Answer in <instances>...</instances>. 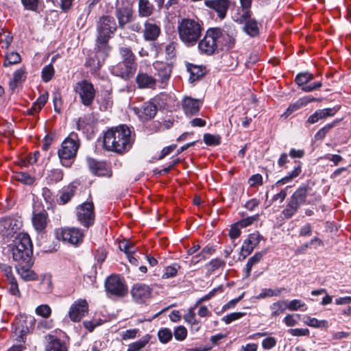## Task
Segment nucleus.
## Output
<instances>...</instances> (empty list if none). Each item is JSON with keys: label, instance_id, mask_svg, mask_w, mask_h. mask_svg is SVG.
I'll use <instances>...</instances> for the list:
<instances>
[{"label": "nucleus", "instance_id": "nucleus-1", "mask_svg": "<svg viewBox=\"0 0 351 351\" xmlns=\"http://www.w3.org/2000/svg\"><path fill=\"white\" fill-rule=\"evenodd\" d=\"M104 147L108 151L123 153L132 147L131 132L128 127L120 125L108 130L104 136Z\"/></svg>", "mask_w": 351, "mask_h": 351}, {"label": "nucleus", "instance_id": "nucleus-2", "mask_svg": "<svg viewBox=\"0 0 351 351\" xmlns=\"http://www.w3.org/2000/svg\"><path fill=\"white\" fill-rule=\"evenodd\" d=\"M320 199L308 185L298 187L289 197L282 214L286 219L291 218L304 204H313Z\"/></svg>", "mask_w": 351, "mask_h": 351}, {"label": "nucleus", "instance_id": "nucleus-3", "mask_svg": "<svg viewBox=\"0 0 351 351\" xmlns=\"http://www.w3.org/2000/svg\"><path fill=\"white\" fill-rule=\"evenodd\" d=\"M204 31V23L199 18L182 19L178 25V32L180 40L187 47L195 46Z\"/></svg>", "mask_w": 351, "mask_h": 351}, {"label": "nucleus", "instance_id": "nucleus-4", "mask_svg": "<svg viewBox=\"0 0 351 351\" xmlns=\"http://www.w3.org/2000/svg\"><path fill=\"white\" fill-rule=\"evenodd\" d=\"M12 258L18 265L33 264V246L31 239L27 233H19L10 245Z\"/></svg>", "mask_w": 351, "mask_h": 351}, {"label": "nucleus", "instance_id": "nucleus-5", "mask_svg": "<svg viewBox=\"0 0 351 351\" xmlns=\"http://www.w3.org/2000/svg\"><path fill=\"white\" fill-rule=\"evenodd\" d=\"M80 145L77 134L74 132L71 133L62 143L61 147L58 149V154L63 166L66 167L71 166L76 156Z\"/></svg>", "mask_w": 351, "mask_h": 351}, {"label": "nucleus", "instance_id": "nucleus-6", "mask_svg": "<svg viewBox=\"0 0 351 351\" xmlns=\"http://www.w3.org/2000/svg\"><path fill=\"white\" fill-rule=\"evenodd\" d=\"M117 23L111 16H102L99 18L97 24V37L96 43L103 49L109 47L108 40L117 30Z\"/></svg>", "mask_w": 351, "mask_h": 351}, {"label": "nucleus", "instance_id": "nucleus-7", "mask_svg": "<svg viewBox=\"0 0 351 351\" xmlns=\"http://www.w3.org/2000/svg\"><path fill=\"white\" fill-rule=\"evenodd\" d=\"M221 36V29L211 27L206 30L202 39L198 40V49L201 53L211 56L220 50L219 38Z\"/></svg>", "mask_w": 351, "mask_h": 351}, {"label": "nucleus", "instance_id": "nucleus-8", "mask_svg": "<svg viewBox=\"0 0 351 351\" xmlns=\"http://www.w3.org/2000/svg\"><path fill=\"white\" fill-rule=\"evenodd\" d=\"M74 90L84 106L88 107L92 105L95 97V89L91 82L86 80L80 81L75 84Z\"/></svg>", "mask_w": 351, "mask_h": 351}, {"label": "nucleus", "instance_id": "nucleus-9", "mask_svg": "<svg viewBox=\"0 0 351 351\" xmlns=\"http://www.w3.org/2000/svg\"><path fill=\"white\" fill-rule=\"evenodd\" d=\"M84 237L83 232L77 228H65L56 230V237L58 240L74 246L81 244Z\"/></svg>", "mask_w": 351, "mask_h": 351}, {"label": "nucleus", "instance_id": "nucleus-10", "mask_svg": "<svg viewBox=\"0 0 351 351\" xmlns=\"http://www.w3.org/2000/svg\"><path fill=\"white\" fill-rule=\"evenodd\" d=\"M105 287L108 294L116 297H123L128 293V288L123 279L119 275L109 276L105 283Z\"/></svg>", "mask_w": 351, "mask_h": 351}, {"label": "nucleus", "instance_id": "nucleus-11", "mask_svg": "<svg viewBox=\"0 0 351 351\" xmlns=\"http://www.w3.org/2000/svg\"><path fill=\"white\" fill-rule=\"evenodd\" d=\"M77 220L86 228L93 226L95 221L94 205L92 202H85L77 209Z\"/></svg>", "mask_w": 351, "mask_h": 351}, {"label": "nucleus", "instance_id": "nucleus-12", "mask_svg": "<svg viewBox=\"0 0 351 351\" xmlns=\"http://www.w3.org/2000/svg\"><path fill=\"white\" fill-rule=\"evenodd\" d=\"M314 79V75L309 72H304L298 73L295 78V82L301 87V90L304 92L308 93L315 90H317L322 87V82H315L309 84Z\"/></svg>", "mask_w": 351, "mask_h": 351}, {"label": "nucleus", "instance_id": "nucleus-13", "mask_svg": "<svg viewBox=\"0 0 351 351\" xmlns=\"http://www.w3.org/2000/svg\"><path fill=\"white\" fill-rule=\"evenodd\" d=\"M132 110L138 119L145 122L153 119L157 113V106L151 101L143 103L140 107L134 106Z\"/></svg>", "mask_w": 351, "mask_h": 351}, {"label": "nucleus", "instance_id": "nucleus-14", "mask_svg": "<svg viewBox=\"0 0 351 351\" xmlns=\"http://www.w3.org/2000/svg\"><path fill=\"white\" fill-rule=\"evenodd\" d=\"M88 312V304L86 300L80 299L70 307L69 317L71 321L80 322Z\"/></svg>", "mask_w": 351, "mask_h": 351}, {"label": "nucleus", "instance_id": "nucleus-15", "mask_svg": "<svg viewBox=\"0 0 351 351\" xmlns=\"http://www.w3.org/2000/svg\"><path fill=\"white\" fill-rule=\"evenodd\" d=\"M262 239V236L258 232L250 234L248 237L244 241L241 247L239 259L244 260L247 256H249L254 249L259 244Z\"/></svg>", "mask_w": 351, "mask_h": 351}, {"label": "nucleus", "instance_id": "nucleus-16", "mask_svg": "<svg viewBox=\"0 0 351 351\" xmlns=\"http://www.w3.org/2000/svg\"><path fill=\"white\" fill-rule=\"evenodd\" d=\"M96 47L97 51L95 56L89 58L86 62V66L89 67L92 72H96L100 69L110 51V47L103 49L99 45L96 44Z\"/></svg>", "mask_w": 351, "mask_h": 351}, {"label": "nucleus", "instance_id": "nucleus-17", "mask_svg": "<svg viewBox=\"0 0 351 351\" xmlns=\"http://www.w3.org/2000/svg\"><path fill=\"white\" fill-rule=\"evenodd\" d=\"M152 291L149 285L136 283L131 289V295L136 302L144 303L151 297Z\"/></svg>", "mask_w": 351, "mask_h": 351}, {"label": "nucleus", "instance_id": "nucleus-18", "mask_svg": "<svg viewBox=\"0 0 351 351\" xmlns=\"http://www.w3.org/2000/svg\"><path fill=\"white\" fill-rule=\"evenodd\" d=\"M202 102L199 99L191 97H184L182 100V108L187 117H192L197 114L200 110Z\"/></svg>", "mask_w": 351, "mask_h": 351}, {"label": "nucleus", "instance_id": "nucleus-19", "mask_svg": "<svg viewBox=\"0 0 351 351\" xmlns=\"http://www.w3.org/2000/svg\"><path fill=\"white\" fill-rule=\"evenodd\" d=\"M136 64H130L120 62L112 66L111 72L113 75L119 76L124 80L130 79L135 73Z\"/></svg>", "mask_w": 351, "mask_h": 351}, {"label": "nucleus", "instance_id": "nucleus-20", "mask_svg": "<svg viewBox=\"0 0 351 351\" xmlns=\"http://www.w3.org/2000/svg\"><path fill=\"white\" fill-rule=\"evenodd\" d=\"M206 7L213 10L219 19L226 17L228 10L230 5V0H206L204 2Z\"/></svg>", "mask_w": 351, "mask_h": 351}, {"label": "nucleus", "instance_id": "nucleus-21", "mask_svg": "<svg viewBox=\"0 0 351 351\" xmlns=\"http://www.w3.org/2000/svg\"><path fill=\"white\" fill-rule=\"evenodd\" d=\"M161 30L159 24L156 23L146 21L143 24L142 30L143 38L146 41H155L160 34Z\"/></svg>", "mask_w": 351, "mask_h": 351}, {"label": "nucleus", "instance_id": "nucleus-22", "mask_svg": "<svg viewBox=\"0 0 351 351\" xmlns=\"http://www.w3.org/2000/svg\"><path fill=\"white\" fill-rule=\"evenodd\" d=\"M45 351H68L66 343L57 336L48 334L45 337Z\"/></svg>", "mask_w": 351, "mask_h": 351}, {"label": "nucleus", "instance_id": "nucleus-23", "mask_svg": "<svg viewBox=\"0 0 351 351\" xmlns=\"http://www.w3.org/2000/svg\"><path fill=\"white\" fill-rule=\"evenodd\" d=\"M32 221L37 232H44L48 224V214L45 210H34L32 214Z\"/></svg>", "mask_w": 351, "mask_h": 351}, {"label": "nucleus", "instance_id": "nucleus-24", "mask_svg": "<svg viewBox=\"0 0 351 351\" xmlns=\"http://www.w3.org/2000/svg\"><path fill=\"white\" fill-rule=\"evenodd\" d=\"M88 164L91 172L96 176L110 177L112 175L111 171L104 162H98L94 159H88Z\"/></svg>", "mask_w": 351, "mask_h": 351}, {"label": "nucleus", "instance_id": "nucleus-25", "mask_svg": "<svg viewBox=\"0 0 351 351\" xmlns=\"http://www.w3.org/2000/svg\"><path fill=\"white\" fill-rule=\"evenodd\" d=\"M136 82L140 88L154 89L157 80L147 73L139 72L136 77Z\"/></svg>", "mask_w": 351, "mask_h": 351}, {"label": "nucleus", "instance_id": "nucleus-26", "mask_svg": "<svg viewBox=\"0 0 351 351\" xmlns=\"http://www.w3.org/2000/svg\"><path fill=\"white\" fill-rule=\"evenodd\" d=\"M157 71V75L159 77L160 88H164L171 75V69L165 64L156 62L154 64Z\"/></svg>", "mask_w": 351, "mask_h": 351}, {"label": "nucleus", "instance_id": "nucleus-27", "mask_svg": "<svg viewBox=\"0 0 351 351\" xmlns=\"http://www.w3.org/2000/svg\"><path fill=\"white\" fill-rule=\"evenodd\" d=\"M317 99L315 98H314L312 96H309V95L301 97L298 100H297L295 103L290 104L289 106V107L287 108V109L286 110V111L282 115V117H284L285 118H287L295 111L298 110L301 108L306 106L308 104L315 101Z\"/></svg>", "mask_w": 351, "mask_h": 351}, {"label": "nucleus", "instance_id": "nucleus-28", "mask_svg": "<svg viewBox=\"0 0 351 351\" xmlns=\"http://www.w3.org/2000/svg\"><path fill=\"white\" fill-rule=\"evenodd\" d=\"M33 264L24 263L16 266L18 274L25 281L39 280L37 274L31 269Z\"/></svg>", "mask_w": 351, "mask_h": 351}, {"label": "nucleus", "instance_id": "nucleus-29", "mask_svg": "<svg viewBox=\"0 0 351 351\" xmlns=\"http://www.w3.org/2000/svg\"><path fill=\"white\" fill-rule=\"evenodd\" d=\"M295 165L293 169L289 172L286 176L278 180L273 186L272 188L279 187L291 182L293 179L298 177L302 172V166L300 162H295Z\"/></svg>", "mask_w": 351, "mask_h": 351}, {"label": "nucleus", "instance_id": "nucleus-30", "mask_svg": "<svg viewBox=\"0 0 351 351\" xmlns=\"http://www.w3.org/2000/svg\"><path fill=\"white\" fill-rule=\"evenodd\" d=\"M116 17L118 19L119 27L123 29L132 19L133 12L129 8H119L116 10Z\"/></svg>", "mask_w": 351, "mask_h": 351}, {"label": "nucleus", "instance_id": "nucleus-31", "mask_svg": "<svg viewBox=\"0 0 351 351\" xmlns=\"http://www.w3.org/2000/svg\"><path fill=\"white\" fill-rule=\"evenodd\" d=\"M154 6L149 0H138V13L141 17H149L154 13Z\"/></svg>", "mask_w": 351, "mask_h": 351}, {"label": "nucleus", "instance_id": "nucleus-32", "mask_svg": "<svg viewBox=\"0 0 351 351\" xmlns=\"http://www.w3.org/2000/svg\"><path fill=\"white\" fill-rule=\"evenodd\" d=\"M187 71L190 73L189 81L193 82L199 80L205 73V68L202 66L187 64Z\"/></svg>", "mask_w": 351, "mask_h": 351}, {"label": "nucleus", "instance_id": "nucleus-33", "mask_svg": "<svg viewBox=\"0 0 351 351\" xmlns=\"http://www.w3.org/2000/svg\"><path fill=\"white\" fill-rule=\"evenodd\" d=\"M76 191V186L73 184H71L64 187L61 191V195L58 200L60 204H65L69 202L73 197Z\"/></svg>", "mask_w": 351, "mask_h": 351}, {"label": "nucleus", "instance_id": "nucleus-34", "mask_svg": "<svg viewBox=\"0 0 351 351\" xmlns=\"http://www.w3.org/2000/svg\"><path fill=\"white\" fill-rule=\"evenodd\" d=\"M252 12L250 8L242 7L238 10L237 13L234 15V21L240 24H243L252 19Z\"/></svg>", "mask_w": 351, "mask_h": 351}, {"label": "nucleus", "instance_id": "nucleus-35", "mask_svg": "<svg viewBox=\"0 0 351 351\" xmlns=\"http://www.w3.org/2000/svg\"><path fill=\"white\" fill-rule=\"evenodd\" d=\"M269 309L271 311V317H276L283 313L287 309L286 301L278 300L274 302L269 306Z\"/></svg>", "mask_w": 351, "mask_h": 351}, {"label": "nucleus", "instance_id": "nucleus-36", "mask_svg": "<svg viewBox=\"0 0 351 351\" xmlns=\"http://www.w3.org/2000/svg\"><path fill=\"white\" fill-rule=\"evenodd\" d=\"M219 41L220 50H222L223 47L227 49L232 48L234 45L235 40L232 34L221 30V36L219 38Z\"/></svg>", "mask_w": 351, "mask_h": 351}, {"label": "nucleus", "instance_id": "nucleus-37", "mask_svg": "<svg viewBox=\"0 0 351 351\" xmlns=\"http://www.w3.org/2000/svg\"><path fill=\"white\" fill-rule=\"evenodd\" d=\"M63 172L59 169H53L47 172L46 181L47 184H52L61 181L63 178Z\"/></svg>", "mask_w": 351, "mask_h": 351}, {"label": "nucleus", "instance_id": "nucleus-38", "mask_svg": "<svg viewBox=\"0 0 351 351\" xmlns=\"http://www.w3.org/2000/svg\"><path fill=\"white\" fill-rule=\"evenodd\" d=\"M244 24L243 30L248 35L254 37L259 34L258 22L255 19H252Z\"/></svg>", "mask_w": 351, "mask_h": 351}, {"label": "nucleus", "instance_id": "nucleus-39", "mask_svg": "<svg viewBox=\"0 0 351 351\" xmlns=\"http://www.w3.org/2000/svg\"><path fill=\"white\" fill-rule=\"evenodd\" d=\"M285 288L263 289L261 292L256 297V299L261 300L265 298L278 297L285 291Z\"/></svg>", "mask_w": 351, "mask_h": 351}, {"label": "nucleus", "instance_id": "nucleus-40", "mask_svg": "<svg viewBox=\"0 0 351 351\" xmlns=\"http://www.w3.org/2000/svg\"><path fill=\"white\" fill-rule=\"evenodd\" d=\"M26 78L25 71L23 69L16 70L13 74V78L10 80L9 85L11 89L14 90L18 84L23 82Z\"/></svg>", "mask_w": 351, "mask_h": 351}, {"label": "nucleus", "instance_id": "nucleus-41", "mask_svg": "<svg viewBox=\"0 0 351 351\" xmlns=\"http://www.w3.org/2000/svg\"><path fill=\"white\" fill-rule=\"evenodd\" d=\"M150 337L149 335H145L141 339L130 343L128 346L127 351H140L144 348L149 343Z\"/></svg>", "mask_w": 351, "mask_h": 351}, {"label": "nucleus", "instance_id": "nucleus-42", "mask_svg": "<svg viewBox=\"0 0 351 351\" xmlns=\"http://www.w3.org/2000/svg\"><path fill=\"white\" fill-rule=\"evenodd\" d=\"M120 54L123 60L121 62H125L130 64H136L135 62V56L132 53V50L129 47H121L120 48Z\"/></svg>", "mask_w": 351, "mask_h": 351}, {"label": "nucleus", "instance_id": "nucleus-43", "mask_svg": "<svg viewBox=\"0 0 351 351\" xmlns=\"http://www.w3.org/2000/svg\"><path fill=\"white\" fill-rule=\"evenodd\" d=\"M180 267H181L178 263H173L169 266L166 267L162 278L163 279H168L175 277Z\"/></svg>", "mask_w": 351, "mask_h": 351}, {"label": "nucleus", "instance_id": "nucleus-44", "mask_svg": "<svg viewBox=\"0 0 351 351\" xmlns=\"http://www.w3.org/2000/svg\"><path fill=\"white\" fill-rule=\"evenodd\" d=\"M54 326L53 319H44L38 322L36 330L40 332H45L46 330H51Z\"/></svg>", "mask_w": 351, "mask_h": 351}, {"label": "nucleus", "instance_id": "nucleus-45", "mask_svg": "<svg viewBox=\"0 0 351 351\" xmlns=\"http://www.w3.org/2000/svg\"><path fill=\"white\" fill-rule=\"evenodd\" d=\"M204 142L208 146H217L221 143V137L217 134H204L203 136Z\"/></svg>", "mask_w": 351, "mask_h": 351}, {"label": "nucleus", "instance_id": "nucleus-46", "mask_svg": "<svg viewBox=\"0 0 351 351\" xmlns=\"http://www.w3.org/2000/svg\"><path fill=\"white\" fill-rule=\"evenodd\" d=\"M338 123L339 121L336 120L331 123L326 124L322 128L319 130L318 132L315 134V140L324 139L329 131Z\"/></svg>", "mask_w": 351, "mask_h": 351}, {"label": "nucleus", "instance_id": "nucleus-47", "mask_svg": "<svg viewBox=\"0 0 351 351\" xmlns=\"http://www.w3.org/2000/svg\"><path fill=\"white\" fill-rule=\"evenodd\" d=\"M226 265V262L221 258H215L211 260L207 265L208 270L209 272L213 273L219 268H223Z\"/></svg>", "mask_w": 351, "mask_h": 351}, {"label": "nucleus", "instance_id": "nucleus-48", "mask_svg": "<svg viewBox=\"0 0 351 351\" xmlns=\"http://www.w3.org/2000/svg\"><path fill=\"white\" fill-rule=\"evenodd\" d=\"M35 312L36 315L44 319H48L51 316L52 311L48 304H40L36 308Z\"/></svg>", "mask_w": 351, "mask_h": 351}, {"label": "nucleus", "instance_id": "nucleus-49", "mask_svg": "<svg viewBox=\"0 0 351 351\" xmlns=\"http://www.w3.org/2000/svg\"><path fill=\"white\" fill-rule=\"evenodd\" d=\"M21 62V56L18 53L10 52L8 53L3 62L4 66H8L12 64H17Z\"/></svg>", "mask_w": 351, "mask_h": 351}, {"label": "nucleus", "instance_id": "nucleus-50", "mask_svg": "<svg viewBox=\"0 0 351 351\" xmlns=\"http://www.w3.org/2000/svg\"><path fill=\"white\" fill-rule=\"evenodd\" d=\"M286 301V306H287V308L289 309L290 311H297L300 308H302L304 307V309H302V311H306V304L304 302H303L302 300H291V301H287V300H285Z\"/></svg>", "mask_w": 351, "mask_h": 351}, {"label": "nucleus", "instance_id": "nucleus-51", "mask_svg": "<svg viewBox=\"0 0 351 351\" xmlns=\"http://www.w3.org/2000/svg\"><path fill=\"white\" fill-rule=\"evenodd\" d=\"M172 332L167 328H164L158 332V337L160 341L162 343H167L172 339Z\"/></svg>", "mask_w": 351, "mask_h": 351}, {"label": "nucleus", "instance_id": "nucleus-52", "mask_svg": "<svg viewBox=\"0 0 351 351\" xmlns=\"http://www.w3.org/2000/svg\"><path fill=\"white\" fill-rule=\"evenodd\" d=\"M54 69L51 64H49L45 66L42 70V78L45 82H49L54 75Z\"/></svg>", "mask_w": 351, "mask_h": 351}, {"label": "nucleus", "instance_id": "nucleus-53", "mask_svg": "<svg viewBox=\"0 0 351 351\" xmlns=\"http://www.w3.org/2000/svg\"><path fill=\"white\" fill-rule=\"evenodd\" d=\"M120 250L123 251L125 254H130L134 252L135 248L133 243L129 240H123L119 244Z\"/></svg>", "mask_w": 351, "mask_h": 351}, {"label": "nucleus", "instance_id": "nucleus-54", "mask_svg": "<svg viewBox=\"0 0 351 351\" xmlns=\"http://www.w3.org/2000/svg\"><path fill=\"white\" fill-rule=\"evenodd\" d=\"M184 320L192 326H196L197 330L199 328V322L195 317V313L193 308H190L184 316Z\"/></svg>", "mask_w": 351, "mask_h": 351}, {"label": "nucleus", "instance_id": "nucleus-55", "mask_svg": "<svg viewBox=\"0 0 351 351\" xmlns=\"http://www.w3.org/2000/svg\"><path fill=\"white\" fill-rule=\"evenodd\" d=\"M213 251V250L211 247L206 246L202 249L199 254H197L192 258V261L197 263L201 260H204L206 258V255L211 254Z\"/></svg>", "mask_w": 351, "mask_h": 351}, {"label": "nucleus", "instance_id": "nucleus-56", "mask_svg": "<svg viewBox=\"0 0 351 351\" xmlns=\"http://www.w3.org/2000/svg\"><path fill=\"white\" fill-rule=\"evenodd\" d=\"M173 335L176 340L183 341L187 336V330L184 326H179L175 328Z\"/></svg>", "mask_w": 351, "mask_h": 351}, {"label": "nucleus", "instance_id": "nucleus-57", "mask_svg": "<svg viewBox=\"0 0 351 351\" xmlns=\"http://www.w3.org/2000/svg\"><path fill=\"white\" fill-rule=\"evenodd\" d=\"M14 177L16 180L26 184H31L34 182L33 178L25 172L16 173Z\"/></svg>", "mask_w": 351, "mask_h": 351}, {"label": "nucleus", "instance_id": "nucleus-58", "mask_svg": "<svg viewBox=\"0 0 351 351\" xmlns=\"http://www.w3.org/2000/svg\"><path fill=\"white\" fill-rule=\"evenodd\" d=\"M42 195L47 204L49 206H51L54 204L55 195L53 193L47 188H43L42 190Z\"/></svg>", "mask_w": 351, "mask_h": 351}, {"label": "nucleus", "instance_id": "nucleus-59", "mask_svg": "<svg viewBox=\"0 0 351 351\" xmlns=\"http://www.w3.org/2000/svg\"><path fill=\"white\" fill-rule=\"evenodd\" d=\"M339 110V107H334L332 108H324V109H320L317 110L319 117L323 119L328 117H332L334 116L337 111Z\"/></svg>", "mask_w": 351, "mask_h": 351}, {"label": "nucleus", "instance_id": "nucleus-60", "mask_svg": "<svg viewBox=\"0 0 351 351\" xmlns=\"http://www.w3.org/2000/svg\"><path fill=\"white\" fill-rule=\"evenodd\" d=\"M245 315V313L243 312H235L230 313L222 318V321L226 324H230L232 322L239 319L243 317Z\"/></svg>", "mask_w": 351, "mask_h": 351}, {"label": "nucleus", "instance_id": "nucleus-61", "mask_svg": "<svg viewBox=\"0 0 351 351\" xmlns=\"http://www.w3.org/2000/svg\"><path fill=\"white\" fill-rule=\"evenodd\" d=\"M300 317V315L299 314H289L284 318L283 322L287 326H294L298 324Z\"/></svg>", "mask_w": 351, "mask_h": 351}, {"label": "nucleus", "instance_id": "nucleus-62", "mask_svg": "<svg viewBox=\"0 0 351 351\" xmlns=\"http://www.w3.org/2000/svg\"><path fill=\"white\" fill-rule=\"evenodd\" d=\"M217 291L222 292L221 287H219L217 288L213 289L208 293H207L206 295H204L202 298H199L197 301V302L195 304V306H197L199 304H202L204 302H206V301H208V300H210L212 298H213L215 295V294H216V293Z\"/></svg>", "mask_w": 351, "mask_h": 351}, {"label": "nucleus", "instance_id": "nucleus-63", "mask_svg": "<svg viewBox=\"0 0 351 351\" xmlns=\"http://www.w3.org/2000/svg\"><path fill=\"white\" fill-rule=\"evenodd\" d=\"M259 217L258 215H255L251 217H248L246 218H244L240 221H239L237 223L239 225L240 228H245L251 224H252L254 221H258Z\"/></svg>", "mask_w": 351, "mask_h": 351}, {"label": "nucleus", "instance_id": "nucleus-64", "mask_svg": "<svg viewBox=\"0 0 351 351\" xmlns=\"http://www.w3.org/2000/svg\"><path fill=\"white\" fill-rule=\"evenodd\" d=\"M290 186H287L285 189H282L279 193L275 194L271 199V202H277L278 201L280 203H282L286 198L287 195V190L290 188Z\"/></svg>", "mask_w": 351, "mask_h": 351}]
</instances>
